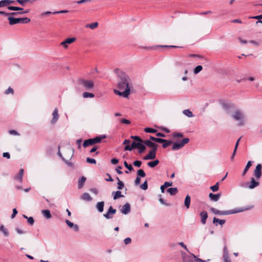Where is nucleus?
<instances>
[{
  "instance_id": "a18cd8bd",
  "label": "nucleus",
  "mask_w": 262,
  "mask_h": 262,
  "mask_svg": "<svg viewBox=\"0 0 262 262\" xmlns=\"http://www.w3.org/2000/svg\"><path fill=\"white\" fill-rule=\"evenodd\" d=\"M16 2L18 3L23 6H25L26 3H29L31 4L30 0H16Z\"/></svg>"
},
{
  "instance_id": "de8ad7c7",
  "label": "nucleus",
  "mask_w": 262,
  "mask_h": 262,
  "mask_svg": "<svg viewBox=\"0 0 262 262\" xmlns=\"http://www.w3.org/2000/svg\"><path fill=\"white\" fill-rule=\"evenodd\" d=\"M137 174L140 177H144L145 173L143 169H139L137 171Z\"/></svg>"
},
{
  "instance_id": "0eeeda50",
  "label": "nucleus",
  "mask_w": 262,
  "mask_h": 262,
  "mask_svg": "<svg viewBox=\"0 0 262 262\" xmlns=\"http://www.w3.org/2000/svg\"><path fill=\"white\" fill-rule=\"evenodd\" d=\"M52 118L51 120L50 123L52 125H54L57 122L59 119L58 110L57 108H55L52 113Z\"/></svg>"
},
{
  "instance_id": "49530a36",
  "label": "nucleus",
  "mask_w": 262,
  "mask_h": 262,
  "mask_svg": "<svg viewBox=\"0 0 262 262\" xmlns=\"http://www.w3.org/2000/svg\"><path fill=\"white\" fill-rule=\"evenodd\" d=\"M130 138L134 139L135 141H137L139 142L142 143L143 140L139 136H132Z\"/></svg>"
},
{
  "instance_id": "5fc2aeb1",
  "label": "nucleus",
  "mask_w": 262,
  "mask_h": 262,
  "mask_svg": "<svg viewBox=\"0 0 262 262\" xmlns=\"http://www.w3.org/2000/svg\"><path fill=\"white\" fill-rule=\"evenodd\" d=\"M133 164L135 166L140 167L142 164V162L140 161L136 160L134 162Z\"/></svg>"
},
{
  "instance_id": "4be33fe9",
  "label": "nucleus",
  "mask_w": 262,
  "mask_h": 262,
  "mask_svg": "<svg viewBox=\"0 0 262 262\" xmlns=\"http://www.w3.org/2000/svg\"><path fill=\"white\" fill-rule=\"evenodd\" d=\"M112 194L113 195V199L114 200L124 197V195L121 194V192L119 190L113 192Z\"/></svg>"
},
{
  "instance_id": "cd10ccee",
  "label": "nucleus",
  "mask_w": 262,
  "mask_h": 262,
  "mask_svg": "<svg viewBox=\"0 0 262 262\" xmlns=\"http://www.w3.org/2000/svg\"><path fill=\"white\" fill-rule=\"evenodd\" d=\"M82 200H85L87 201H90L92 200V198L89 193L85 192L81 196Z\"/></svg>"
},
{
  "instance_id": "5701e85b",
  "label": "nucleus",
  "mask_w": 262,
  "mask_h": 262,
  "mask_svg": "<svg viewBox=\"0 0 262 262\" xmlns=\"http://www.w3.org/2000/svg\"><path fill=\"white\" fill-rule=\"evenodd\" d=\"M41 213L43 215V216L47 219H50L52 217L49 210H48V209L42 210L41 211Z\"/></svg>"
},
{
  "instance_id": "dca6fc26",
  "label": "nucleus",
  "mask_w": 262,
  "mask_h": 262,
  "mask_svg": "<svg viewBox=\"0 0 262 262\" xmlns=\"http://www.w3.org/2000/svg\"><path fill=\"white\" fill-rule=\"evenodd\" d=\"M142 143H143V144H144L147 146L151 147L152 149H154V148H157L158 145L156 144H155V143L151 141L150 140H143Z\"/></svg>"
},
{
  "instance_id": "412c9836",
  "label": "nucleus",
  "mask_w": 262,
  "mask_h": 262,
  "mask_svg": "<svg viewBox=\"0 0 262 262\" xmlns=\"http://www.w3.org/2000/svg\"><path fill=\"white\" fill-rule=\"evenodd\" d=\"M191 202V198L189 195H187L184 200V205L187 209L189 208Z\"/></svg>"
},
{
  "instance_id": "c756f323",
  "label": "nucleus",
  "mask_w": 262,
  "mask_h": 262,
  "mask_svg": "<svg viewBox=\"0 0 262 262\" xmlns=\"http://www.w3.org/2000/svg\"><path fill=\"white\" fill-rule=\"evenodd\" d=\"M93 145H94V144L93 143V141L92 140V138L88 139V140H85L83 142V146L84 147H85V148L88 147V146H89Z\"/></svg>"
},
{
  "instance_id": "7c9ffc66",
  "label": "nucleus",
  "mask_w": 262,
  "mask_h": 262,
  "mask_svg": "<svg viewBox=\"0 0 262 262\" xmlns=\"http://www.w3.org/2000/svg\"><path fill=\"white\" fill-rule=\"evenodd\" d=\"M143 143H140H140L139 144V146L137 147V148L139 149V152L140 154L143 153L145 151V150L146 149V147H145V144H143Z\"/></svg>"
},
{
  "instance_id": "2f4dec72",
  "label": "nucleus",
  "mask_w": 262,
  "mask_h": 262,
  "mask_svg": "<svg viewBox=\"0 0 262 262\" xmlns=\"http://www.w3.org/2000/svg\"><path fill=\"white\" fill-rule=\"evenodd\" d=\"M163 140L164 141L162 142L161 143H163L162 145V147L164 148L168 147L169 145H170L172 143V142L171 140H167L163 139Z\"/></svg>"
},
{
  "instance_id": "f704fd0d",
  "label": "nucleus",
  "mask_w": 262,
  "mask_h": 262,
  "mask_svg": "<svg viewBox=\"0 0 262 262\" xmlns=\"http://www.w3.org/2000/svg\"><path fill=\"white\" fill-rule=\"evenodd\" d=\"M116 179L118 180L117 188L119 190L122 189L124 186V183L121 180H120L118 177H117Z\"/></svg>"
},
{
  "instance_id": "052dcab7",
  "label": "nucleus",
  "mask_w": 262,
  "mask_h": 262,
  "mask_svg": "<svg viewBox=\"0 0 262 262\" xmlns=\"http://www.w3.org/2000/svg\"><path fill=\"white\" fill-rule=\"evenodd\" d=\"M68 12H69L68 10H61V11H59L53 12V14H59V13H68Z\"/></svg>"
},
{
  "instance_id": "1a4fd4ad",
  "label": "nucleus",
  "mask_w": 262,
  "mask_h": 262,
  "mask_svg": "<svg viewBox=\"0 0 262 262\" xmlns=\"http://www.w3.org/2000/svg\"><path fill=\"white\" fill-rule=\"evenodd\" d=\"M116 212V210L114 209L112 206H110L108 208L107 212L103 214V216L106 219H110L113 218V215Z\"/></svg>"
},
{
  "instance_id": "a878e982",
  "label": "nucleus",
  "mask_w": 262,
  "mask_h": 262,
  "mask_svg": "<svg viewBox=\"0 0 262 262\" xmlns=\"http://www.w3.org/2000/svg\"><path fill=\"white\" fill-rule=\"evenodd\" d=\"M105 138V135H103L102 136H100V137H96L94 138H92V140L93 141V143L94 144H96V143H99L101 142V140L102 139H104Z\"/></svg>"
},
{
  "instance_id": "ea45409f",
  "label": "nucleus",
  "mask_w": 262,
  "mask_h": 262,
  "mask_svg": "<svg viewBox=\"0 0 262 262\" xmlns=\"http://www.w3.org/2000/svg\"><path fill=\"white\" fill-rule=\"evenodd\" d=\"M82 96L84 98H93L94 97V95L93 93L89 92H84L82 94Z\"/></svg>"
},
{
  "instance_id": "72a5a7b5",
  "label": "nucleus",
  "mask_w": 262,
  "mask_h": 262,
  "mask_svg": "<svg viewBox=\"0 0 262 262\" xmlns=\"http://www.w3.org/2000/svg\"><path fill=\"white\" fill-rule=\"evenodd\" d=\"M98 26V23L97 22H95L93 23H91L90 24H87L85 27L86 28H90L91 29H95Z\"/></svg>"
},
{
  "instance_id": "c85d7f7f",
  "label": "nucleus",
  "mask_w": 262,
  "mask_h": 262,
  "mask_svg": "<svg viewBox=\"0 0 262 262\" xmlns=\"http://www.w3.org/2000/svg\"><path fill=\"white\" fill-rule=\"evenodd\" d=\"M225 222H226V220H220L215 217H214L213 219V224L219 223L221 226L223 225L225 223Z\"/></svg>"
},
{
  "instance_id": "7ed1b4c3",
  "label": "nucleus",
  "mask_w": 262,
  "mask_h": 262,
  "mask_svg": "<svg viewBox=\"0 0 262 262\" xmlns=\"http://www.w3.org/2000/svg\"><path fill=\"white\" fill-rule=\"evenodd\" d=\"M232 118L235 121H238L239 126H243L245 123V116L244 113L239 110H236L231 115Z\"/></svg>"
},
{
  "instance_id": "b1692460",
  "label": "nucleus",
  "mask_w": 262,
  "mask_h": 262,
  "mask_svg": "<svg viewBox=\"0 0 262 262\" xmlns=\"http://www.w3.org/2000/svg\"><path fill=\"white\" fill-rule=\"evenodd\" d=\"M252 163H253V162L251 161H249L248 162V163H247L246 166H245V167L244 169V171L243 172V173H242L243 176H244L246 174V173L248 171L249 168L252 166Z\"/></svg>"
},
{
  "instance_id": "aec40b11",
  "label": "nucleus",
  "mask_w": 262,
  "mask_h": 262,
  "mask_svg": "<svg viewBox=\"0 0 262 262\" xmlns=\"http://www.w3.org/2000/svg\"><path fill=\"white\" fill-rule=\"evenodd\" d=\"M104 203L103 201L99 202L96 205V209L99 212H102L104 209Z\"/></svg>"
},
{
  "instance_id": "c03bdc74",
  "label": "nucleus",
  "mask_w": 262,
  "mask_h": 262,
  "mask_svg": "<svg viewBox=\"0 0 262 262\" xmlns=\"http://www.w3.org/2000/svg\"><path fill=\"white\" fill-rule=\"evenodd\" d=\"M144 130L146 133H155L157 132V130L149 127L145 128Z\"/></svg>"
},
{
  "instance_id": "e2e57ef3",
  "label": "nucleus",
  "mask_w": 262,
  "mask_h": 262,
  "mask_svg": "<svg viewBox=\"0 0 262 262\" xmlns=\"http://www.w3.org/2000/svg\"><path fill=\"white\" fill-rule=\"evenodd\" d=\"M173 137H175V138H177V137H182L183 136V135L181 133H174L173 134Z\"/></svg>"
},
{
  "instance_id": "58836bf2",
  "label": "nucleus",
  "mask_w": 262,
  "mask_h": 262,
  "mask_svg": "<svg viewBox=\"0 0 262 262\" xmlns=\"http://www.w3.org/2000/svg\"><path fill=\"white\" fill-rule=\"evenodd\" d=\"M0 231L3 232L4 234L6 236H8V235H9L8 231L7 229L4 227V225H1L0 226Z\"/></svg>"
},
{
  "instance_id": "603ef678",
  "label": "nucleus",
  "mask_w": 262,
  "mask_h": 262,
  "mask_svg": "<svg viewBox=\"0 0 262 262\" xmlns=\"http://www.w3.org/2000/svg\"><path fill=\"white\" fill-rule=\"evenodd\" d=\"M86 162L89 163L91 164H96V161L94 159H92L91 158H86Z\"/></svg>"
},
{
  "instance_id": "f8f14e48",
  "label": "nucleus",
  "mask_w": 262,
  "mask_h": 262,
  "mask_svg": "<svg viewBox=\"0 0 262 262\" xmlns=\"http://www.w3.org/2000/svg\"><path fill=\"white\" fill-rule=\"evenodd\" d=\"M76 40V38L75 37L72 38H68L64 41H62L60 43L61 46H62L64 48H68V45L71 44L73 43L75 40Z\"/></svg>"
},
{
  "instance_id": "473e14b6",
  "label": "nucleus",
  "mask_w": 262,
  "mask_h": 262,
  "mask_svg": "<svg viewBox=\"0 0 262 262\" xmlns=\"http://www.w3.org/2000/svg\"><path fill=\"white\" fill-rule=\"evenodd\" d=\"M159 163V161L158 160H156L153 161L149 162L147 163V165L150 167H154L157 166Z\"/></svg>"
},
{
  "instance_id": "3c124183",
  "label": "nucleus",
  "mask_w": 262,
  "mask_h": 262,
  "mask_svg": "<svg viewBox=\"0 0 262 262\" xmlns=\"http://www.w3.org/2000/svg\"><path fill=\"white\" fill-rule=\"evenodd\" d=\"M192 256L195 259V261L198 262H205V261H208L210 260L209 259H208L207 260H202L201 258H197L194 254H192Z\"/></svg>"
},
{
  "instance_id": "f257e3e1",
  "label": "nucleus",
  "mask_w": 262,
  "mask_h": 262,
  "mask_svg": "<svg viewBox=\"0 0 262 262\" xmlns=\"http://www.w3.org/2000/svg\"><path fill=\"white\" fill-rule=\"evenodd\" d=\"M114 71L118 75V88L120 90L123 91L120 92L118 90H114V93L120 96H123L125 98L127 97L130 93V89L133 87L129 77L124 72L120 71L118 69H116Z\"/></svg>"
},
{
  "instance_id": "37998d69",
  "label": "nucleus",
  "mask_w": 262,
  "mask_h": 262,
  "mask_svg": "<svg viewBox=\"0 0 262 262\" xmlns=\"http://www.w3.org/2000/svg\"><path fill=\"white\" fill-rule=\"evenodd\" d=\"M203 69V67L201 66H196L193 71V72L195 74H197L199 73L200 71H201Z\"/></svg>"
},
{
  "instance_id": "69168bd1",
  "label": "nucleus",
  "mask_w": 262,
  "mask_h": 262,
  "mask_svg": "<svg viewBox=\"0 0 262 262\" xmlns=\"http://www.w3.org/2000/svg\"><path fill=\"white\" fill-rule=\"evenodd\" d=\"M120 121L122 123H125V124H127L130 123V122L129 120L125 119H122L120 120Z\"/></svg>"
},
{
  "instance_id": "20e7f679",
  "label": "nucleus",
  "mask_w": 262,
  "mask_h": 262,
  "mask_svg": "<svg viewBox=\"0 0 262 262\" xmlns=\"http://www.w3.org/2000/svg\"><path fill=\"white\" fill-rule=\"evenodd\" d=\"M10 25H14L17 24H28L30 21V19L28 17L15 18L13 16L8 17Z\"/></svg>"
},
{
  "instance_id": "09e8293b",
  "label": "nucleus",
  "mask_w": 262,
  "mask_h": 262,
  "mask_svg": "<svg viewBox=\"0 0 262 262\" xmlns=\"http://www.w3.org/2000/svg\"><path fill=\"white\" fill-rule=\"evenodd\" d=\"M140 188L143 190H146L148 188L147 181L146 180L142 184L140 185Z\"/></svg>"
},
{
  "instance_id": "c9c22d12",
  "label": "nucleus",
  "mask_w": 262,
  "mask_h": 262,
  "mask_svg": "<svg viewBox=\"0 0 262 262\" xmlns=\"http://www.w3.org/2000/svg\"><path fill=\"white\" fill-rule=\"evenodd\" d=\"M183 113L185 116L188 117H192L193 116V115L192 114V112L189 109L184 110L183 111Z\"/></svg>"
},
{
  "instance_id": "9d476101",
  "label": "nucleus",
  "mask_w": 262,
  "mask_h": 262,
  "mask_svg": "<svg viewBox=\"0 0 262 262\" xmlns=\"http://www.w3.org/2000/svg\"><path fill=\"white\" fill-rule=\"evenodd\" d=\"M261 165L258 164L254 171V176L257 179H259L261 176Z\"/></svg>"
},
{
  "instance_id": "4d7b16f0",
  "label": "nucleus",
  "mask_w": 262,
  "mask_h": 262,
  "mask_svg": "<svg viewBox=\"0 0 262 262\" xmlns=\"http://www.w3.org/2000/svg\"><path fill=\"white\" fill-rule=\"evenodd\" d=\"M5 4L6 6L10 5L12 4H15L16 1H13V0H5Z\"/></svg>"
},
{
  "instance_id": "ddd939ff",
  "label": "nucleus",
  "mask_w": 262,
  "mask_h": 262,
  "mask_svg": "<svg viewBox=\"0 0 262 262\" xmlns=\"http://www.w3.org/2000/svg\"><path fill=\"white\" fill-rule=\"evenodd\" d=\"M66 223L70 228H73L75 232L78 231L79 227L77 224H74L72 222L68 220H66Z\"/></svg>"
},
{
  "instance_id": "6ab92c4d",
  "label": "nucleus",
  "mask_w": 262,
  "mask_h": 262,
  "mask_svg": "<svg viewBox=\"0 0 262 262\" xmlns=\"http://www.w3.org/2000/svg\"><path fill=\"white\" fill-rule=\"evenodd\" d=\"M24 175V169H20L19 172L16 176H15L14 179L18 180L19 182H21L23 181V177Z\"/></svg>"
},
{
  "instance_id": "0e129e2a",
  "label": "nucleus",
  "mask_w": 262,
  "mask_h": 262,
  "mask_svg": "<svg viewBox=\"0 0 262 262\" xmlns=\"http://www.w3.org/2000/svg\"><path fill=\"white\" fill-rule=\"evenodd\" d=\"M250 18L261 20L262 19V15H257L255 16L250 17Z\"/></svg>"
},
{
  "instance_id": "8fccbe9b",
  "label": "nucleus",
  "mask_w": 262,
  "mask_h": 262,
  "mask_svg": "<svg viewBox=\"0 0 262 262\" xmlns=\"http://www.w3.org/2000/svg\"><path fill=\"white\" fill-rule=\"evenodd\" d=\"M124 165L125 166V167L127 168V169L129 171H132L133 170V166L130 165V164H128V163H127L126 161H124Z\"/></svg>"
},
{
  "instance_id": "4468645a",
  "label": "nucleus",
  "mask_w": 262,
  "mask_h": 262,
  "mask_svg": "<svg viewBox=\"0 0 262 262\" xmlns=\"http://www.w3.org/2000/svg\"><path fill=\"white\" fill-rule=\"evenodd\" d=\"M259 183L255 180L254 178H251V181L248 185V188L250 189H253L256 187L259 186Z\"/></svg>"
},
{
  "instance_id": "79ce46f5",
  "label": "nucleus",
  "mask_w": 262,
  "mask_h": 262,
  "mask_svg": "<svg viewBox=\"0 0 262 262\" xmlns=\"http://www.w3.org/2000/svg\"><path fill=\"white\" fill-rule=\"evenodd\" d=\"M219 188V182H217L214 185L210 187V189L213 192L217 191Z\"/></svg>"
},
{
  "instance_id": "13d9d810",
  "label": "nucleus",
  "mask_w": 262,
  "mask_h": 262,
  "mask_svg": "<svg viewBox=\"0 0 262 262\" xmlns=\"http://www.w3.org/2000/svg\"><path fill=\"white\" fill-rule=\"evenodd\" d=\"M27 220H28V223L31 225H33L34 223V219L32 217L30 216V217H29V218H27Z\"/></svg>"
},
{
  "instance_id": "393cba45",
  "label": "nucleus",
  "mask_w": 262,
  "mask_h": 262,
  "mask_svg": "<svg viewBox=\"0 0 262 262\" xmlns=\"http://www.w3.org/2000/svg\"><path fill=\"white\" fill-rule=\"evenodd\" d=\"M86 181V178L82 176L78 181V188L81 189L83 187L84 183Z\"/></svg>"
},
{
  "instance_id": "6e6d98bb",
  "label": "nucleus",
  "mask_w": 262,
  "mask_h": 262,
  "mask_svg": "<svg viewBox=\"0 0 262 262\" xmlns=\"http://www.w3.org/2000/svg\"><path fill=\"white\" fill-rule=\"evenodd\" d=\"M10 93L13 94V90L12 88H11L10 87H9L8 89H7L5 92V94L6 95H8Z\"/></svg>"
},
{
  "instance_id": "39448f33",
  "label": "nucleus",
  "mask_w": 262,
  "mask_h": 262,
  "mask_svg": "<svg viewBox=\"0 0 262 262\" xmlns=\"http://www.w3.org/2000/svg\"><path fill=\"white\" fill-rule=\"evenodd\" d=\"M78 82L79 84L84 87L87 90L92 89L94 86V82L92 80L80 79Z\"/></svg>"
},
{
  "instance_id": "bb28decb",
  "label": "nucleus",
  "mask_w": 262,
  "mask_h": 262,
  "mask_svg": "<svg viewBox=\"0 0 262 262\" xmlns=\"http://www.w3.org/2000/svg\"><path fill=\"white\" fill-rule=\"evenodd\" d=\"M167 192H168L171 195H174L178 192V189L176 187L169 188L167 189Z\"/></svg>"
},
{
  "instance_id": "a19ab883",
  "label": "nucleus",
  "mask_w": 262,
  "mask_h": 262,
  "mask_svg": "<svg viewBox=\"0 0 262 262\" xmlns=\"http://www.w3.org/2000/svg\"><path fill=\"white\" fill-rule=\"evenodd\" d=\"M8 9L9 10H12V11H20V10H23V8H20V7H16V6H9L8 7Z\"/></svg>"
},
{
  "instance_id": "2eb2a0df",
  "label": "nucleus",
  "mask_w": 262,
  "mask_h": 262,
  "mask_svg": "<svg viewBox=\"0 0 262 262\" xmlns=\"http://www.w3.org/2000/svg\"><path fill=\"white\" fill-rule=\"evenodd\" d=\"M201 222L202 224L204 225L206 223V220L208 217V213L206 211H203L200 213Z\"/></svg>"
},
{
  "instance_id": "e433bc0d",
  "label": "nucleus",
  "mask_w": 262,
  "mask_h": 262,
  "mask_svg": "<svg viewBox=\"0 0 262 262\" xmlns=\"http://www.w3.org/2000/svg\"><path fill=\"white\" fill-rule=\"evenodd\" d=\"M223 259H225L226 258H230L229 253H228V251L227 250V248L226 246L224 247V249H223Z\"/></svg>"
},
{
  "instance_id": "a211bd4d",
  "label": "nucleus",
  "mask_w": 262,
  "mask_h": 262,
  "mask_svg": "<svg viewBox=\"0 0 262 262\" xmlns=\"http://www.w3.org/2000/svg\"><path fill=\"white\" fill-rule=\"evenodd\" d=\"M221 196V193L213 194L212 193H209V197L211 201L216 202L219 200Z\"/></svg>"
},
{
  "instance_id": "774afa93",
  "label": "nucleus",
  "mask_w": 262,
  "mask_h": 262,
  "mask_svg": "<svg viewBox=\"0 0 262 262\" xmlns=\"http://www.w3.org/2000/svg\"><path fill=\"white\" fill-rule=\"evenodd\" d=\"M140 177H137L136 179H135V184L136 185H138L140 183Z\"/></svg>"
},
{
  "instance_id": "338daca9",
  "label": "nucleus",
  "mask_w": 262,
  "mask_h": 262,
  "mask_svg": "<svg viewBox=\"0 0 262 262\" xmlns=\"http://www.w3.org/2000/svg\"><path fill=\"white\" fill-rule=\"evenodd\" d=\"M17 213V211L16 209V208L13 209V213L11 215V218L13 219V218L15 217V216H16Z\"/></svg>"
},
{
  "instance_id": "864d4df0",
  "label": "nucleus",
  "mask_w": 262,
  "mask_h": 262,
  "mask_svg": "<svg viewBox=\"0 0 262 262\" xmlns=\"http://www.w3.org/2000/svg\"><path fill=\"white\" fill-rule=\"evenodd\" d=\"M159 201L160 202V203L161 204H162V205H165L166 206H170V205L169 204L166 203L165 202V200L161 198H159Z\"/></svg>"
},
{
  "instance_id": "6e6552de",
  "label": "nucleus",
  "mask_w": 262,
  "mask_h": 262,
  "mask_svg": "<svg viewBox=\"0 0 262 262\" xmlns=\"http://www.w3.org/2000/svg\"><path fill=\"white\" fill-rule=\"evenodd\" d=\"M157 150V148H154V149H151L148 154L146 155L144 158L143 159L145 160H152L156 157V151Z\"/></svg>"
},
{
  "instance_id": "680f3d73",
  "label": "nucleus",
  "mask_w": 262,
  "mask_h": 262,
  "mask_svg": "<svg viewBox=\"0 0 262 262\" xmlns=\"http://www.w3.org/2000/svg\"><path fill=\"white\" fill-rule=\"evenodd\" d=\"M91 0H80L76 1V3L78 4H82L83 3H88L91 2Z\"/></svg>"
},
{
  "instance_id": "bf43d9fd",
  "label": "nucleus",
  "mask_w": 262,
  "mask_h": 262,
  "mask_svg": "<svg viewBox=\"0 0 262 262\" xmlns=\"http://www.w3.org/2000/svg\"><path fill=\"white\" fill-rule=\"evenodd\" d=\"M132 242V239L130 237H127L124 239L125 245L130 244Z\"/></svg>"
},
{
  "instance_id": "4c0bfd02",
  "label": "nucleus",
  "mask_w": 262,
  "mask_h": 262,
  "mask_svg": "<svg viewBox=\"0 0 262 262\" xmlns=\"http://www.w3.org/2000/svg\"><path fill=\"white\" fill-rule=\"evenodd\" d=\"M149 139L151 140V141H155V142H157L158 143H162V142L164 141L163 140V139L162 138H155L153 136H149Z\"/></svg>"
},
{
  "instance_id": "423d86ee",
  "label": "nucleus",
  "mask_w": 262,
  "mask_h": 262,
  "mask_svg": "<svg viewBox=\"0 0 262 262\" xmlns=\"http://www.w3.org/2000/svg\"><path fill=\"white\" fill-rule=\"evenodd\" d=\"M189 139L187 138L183 139L180 142H175L173 143L172 149L173 150H176L180 149L182 148L185 144L188 143L189 142Z\"/></svg>"
},
{
  "instance_id": "9b49d317",
  "label": "nucleus",
  "mask_w": 262,
  "mask_h": 262,
  "mask_svg": "<svg viewBox=\"0 0 262 262\" xmlns=\"http://www.w3.org/2000/svg\"><path fill=\"white\" fill-rule=\"evenodd\" d=\"M130 211V205L128 203H126L121 209V212L124 214H127Z\"/></svg>"
},
{
  "instance_id": "f03ea898",
  "label": "nucleus",
  "mask_w": 262,
  "mask_h": 262,
  "mask_svg": "<svg viewBox=\"0 0 262 262\" xmlns=\"http://www.w3.org/2000/svg\"><path fill=\"white\" fill-rule=\"evenodd\" d=\"M252 207H243L235 208L230 210L220 211L214 208H210V211L215 215H229L236 214L250 209Z\"/></svg>"
},
{
  "instance_id": "f3484780",
  "label": "nucleus",
  "mask_w": 262,
  "mask_h": 262,
  "mask_svg": "<svg viewBox=\"0 0 262 262\" xmlns=\"http://www.w3.org/2000/svg\"><path fill=\"white\" fill-rule=\"evenodd\" d=\"M139 143H140V142H139L138 143H137L134 141L132 143L131 146L126 145L124 147V150L130 151L134 148H137V147L139 146Z\"/></svg>"
}]
</instances>
